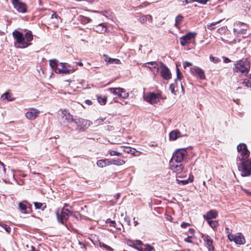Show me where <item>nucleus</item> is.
Wrapping results in <instances>:
<instances>
[{"instance_id":"f257e3e1","label":"nucleus","mask_w":251,"mask_h":251,"mask_svg":"<svg viewBox=\"0 0 251 251\" xmlns=\"http://www.w3.org/2000/svg\"><path fill=\"white\" fill-rule=\"evenodd\" d=\"M12 35L15 40V46L17 48H25L31 44L30 42L33 40V35L30 31L26 32L25 35L17 30L12 32Z\"/></svg>"},{"instance_id":"f03ea898","label":"nucleus","mask_w":251,"mask_h":251,"mask_svg":"<svg viewBox=\"0 0 251 251\" xmlns=\"http://www.w3.org/2000/svg\"><path fill=\"white\" fill-rule=\"evenodd\" d=\"M50 65L53 71L56 74H68L72 72L71 70L68 69L65 63H58L57 60L50 59L49 60Z\"/></svg>"},{"instance_id":"7ed1b4c3","label":"nucleus","mask_w":251,"mask_h":251,"mask_svg":"<svg viewBox=\"0 0 251 251\" xmlns=\"http://www.w3.org/2000/svg\"><path fill=\"white\" fill-rule=\"evenodd\" d=\"M239 171L242 176H247L251 175V160L248 159L242 161L238 166Z\"/></svg>"},{"instance_id":"20e7f679","label":"nucleus","mask_w":251,"mask_h":251,"mask_svg":"<svg viewBox=\"0 0 251 251\" xmlns=\"http://www.w3.org/2000/svg\"><path fill=\"white\" fill-rule=\"evenodd\" d=\"M248 27L247 25L239 23L236 25L233 31L238 36H242L245 38L250 35V33L248 32Z\"/></svg>"},{"instance_id":"39448f33","label":"nucleus","mask_w":251,"mask_h":251,"mask_svg":"<svg viewBox=\"0 0 251 251\" xmlns=\"http://www.w3.org/2000/svg\"><path fill=\"white\" fill-rule=\"evenodd\" d=\"M74 122L76 126V130L79 132L84 131L93 124L92 121L83 118L75 119Z\"/></svg>"},{"instance_id":"423d86ee","label":"nucleus","mask_w":251,"mask_h":251,"mask_svg":"<svg viewBox=\"0 0 251 251\" xmlns=\"http://www.w3.org/2000/svg\"><path fill=\"white\" fill-rule=\"evenodd\" d=\"M188 152L185 148L179 149L176 150L173 153L171 161L178 163L181 162L187 155Z\"/></svg>"},{"instance_id":"0eeeda50","label":"nucleus","mask_w":251,"mask_h":251,"mask_svg":"<svg viewBox=\"0 0 251 251\" xmlns=\"http://www.w3.org/2000/svg\"><path fill=\"white\" fill-rule=\"evenodd\" d=\"M161 98V96L160 94L152 92L145 93L143 95L144 100L151 104L159 102Z\"/></svg>"},{"instance_id":"6e6552de","label":"nucleus","mask_w":251,"mask_h":251,"mask_svg":"<svg viewBox=\"0 0 251 251\" xmlns=\"http://www.w3.org/2000/svg\"><path fill=\"white\" fill-rule=\"evenodd\" d=\"M56 213L58 222L64 224L69 218L71 212L67 208L64 207L61 210L58 209Z\"/></svg>"},{"instance_id":"1a4fd4ad","label":"nucleus","mask_w":251,"mask_h":251,"mask_svg":"<svg viewBox=\"0 0 251 251\" xmlns=\"http://www.w3.org/2000/svg\"><path fill=\"white\" fill-rule=\"evenodd\" d=\"M237 150L238 152L240 154V156H238L239 160H242V161H246L249 156L250 152L248 150L247 147L245 144L241 143L237 146Z\"/></svg>"},{"instance_id":"9d476101","label":"nucleus","mask_w":251,"mask_h":251,"mask_svg":"<svg viewBox=\"0 0 251 251\" xmlns=\"http://www.w3.org/2000/svg\"><path fill=\"white\" fill-rule=\"evenodd\" d=\"M227 237L230 241H233L237 245H244L246 242L244 236L241 233H238L236 234L229 233L227 234Z\"/></svg>"},{"instance_id":"9b49d317","label":"nucleus","mask_w":251,"mask_h":251,"mask_svg":"<svg viewBox=\"0 0 251 251\" xmlns=\"http://www.w3.org/2000/svg\"><path fill=\"white\" fill-rule=\"evenodd\" d=\"M108 90L110 93L113 94L114 95H116L118 97L123 99H126L129 96L128 93L126 92L124 89L120 87L110 88Z\"/></svg>"},{"instance_id":"f8f14e48","label":"nucleus","mask_w":251,"mask_h":251,"mask_svg":"<svg viewBox=\"0 0 251 251\" xmlns=\"http://www.w3.org/2000/svg\"><path fill=\"white\" fill-rule=\"evenodd\" d=\"M234 70L237 73L247 74L248 72V67L243 61L240 60L236 62L235 64Z\"/></svg>"},{"instance_id":"ddd939ff","label":"nucleus","mask_w":251,"mask_h":251,"mask_svg":"<svg viewBox=\"0 0 251 251\" xmlns=\"http://www.w3.org/2000/svg\"><path fill=\"white\" fill-rule=\"evenodd\" d=\"M14 8L20 13H25L26 11V5L19 0H11Z\"/></svg>"},{"instance_id":"4468645a","label":"nucleus","mask_w":251,"mask_h":251,"mask_svg":"<svg viewBox=\"0 0 251 251\" xmlns=\"http://www.w3.org/2000/svg\"><path fill=\"white\" fill-rule=\"evenodd\" d=\"M196 34L195 33L189 32L181 37L180 39L181 45L184 46L189 44L191 42L192 39L195 38Z\"/></svg>"},{"instance_id":"2eb2a0df","label":"nucleus","mask_w":251,"mask_h":251,"mask_svg":"<svg viewBox=\"0 0 251 251\" xmlns=\"http://www.w3.org/2000/svg\"><path fill=\"white\" fill-rule=\"evenodd\" d=\"M142 66L149 68L150 70L152 72L154 75H156L157 74L159 69V66L157 63L155 61L149 62L144 63L143 64Z\"/></svg>"},{"instance_id":"dca6fc26","label":"nucleus","mask_w":251,"mask_h":251,"mask_svg":"<svg viewBox=\"0 0 251 251\" xmlns=\"http://www.w3.org/2000/svg\"><path fill=\"white\" fill-rule=\"evenodd\" d=\"M160 74L161 76L166 80H169L171 78V73L169 69L163 63H161Z\"/></svg>"},{"instance_id":"f3484780","label":"nucleus","mask_w":251,"mask_h":251,"mask_svg":"<svg viewBox=\"0 0 251 251\" xmlns=\"http://www.w3.org/2000/svg\"><path fill=\"white\" fill-rule=\"evenodd\" d=\"M202 238L203 240L204 244L208 248L209 251H214V247L213 245V240L211 237L208 235H202Z\"/></svg>"},{"instance_id":"a211bd4d","label":"nucleus","mask_w":251,"mask_h":251,"mask_svg":"<svg viewBox=\"0 0 251 251\" xmlns=\"http://www.w3.org/2000/svg\"><path fill=\"white\" fill-rule=\"evenodd\" d=\"M175 161H170V169L173 172L176 173L177 175L182 172L183 166L181 164H176Z\"/></svg>"},{"instance_id":"6ab92c4d","label":"nucleus","mask_w":251,"mask_h":251,"mask_svg":"<svg viewBox=\"0 0 251 251\" xmlns=\"http://www.w3.org/2000/svg\"><path fill=\"white\" fill-rule=\"evenodd\" d=\"M39 113V110L35 108H32L26 112L25 117L29 120H34L38 116Z\"/></svg>"},{"instance_id":"aec40b11","label":"nucleus","mask_w":251,"mask_h":251,"mask_svg":"<svg viewBox=\"0 0 251 251\" xmlns=\"http://www.w3.org/2000/svg\"><path fill=\"white\" fill-rule=\"evenodd\" d=\"M176 76H177V78L175 79L176 83L177 85L179 84V85H180V88H181L182 92L184 94L185 90H184V88L182 85V83L181 81V79L183 77V75L178 68L177 63L176 64Z\"/></svg>"},{"instance_id":"412c9836","label":"nucleus","mask_w":251,"mask_h":251,"mask_svg":"<svg viewBox=\"0 0 251 251\" xmlns=\"http://www.w3.org/2000/svg\"><path fill=\"white\" fill-rule=\"evenodd\" d=\"M190 72L192 74L198 75L199 77L201 79H204L205 78L203 70L200 68L194 66L190 69Z\"/></svg>"},{"instance_id":"4be33fe9","label":"nucleus","mask_w":251,"mask_h":251,"mask_svg":"<svg viewBox=\"0 0 251 251\" xmlns=\"http://www.w3.org/2000/svg\"><path fill=\"white\" fill-rule=\"evenodd\" d=\"M61 116L63 119H65L67 122L70 123L74 122L75 119L72 115L70 114L68 110L64 109L60 111Z\"/></svg>"},{"instance_id":"5701e85b","label":"nucleus","mask_w":251,"mask_h":251,"mask_svg":"<svg viewBox=\"0 0 251 251\" xmlns=\"http://www.w3.org/2000/svg\"><path fill=\"white\" fill-rule=\"evenodd\" d=\"M61 18L58 16V15L56 14V13L53 12L51 15L50 23L54 26H58L59 24L61 22Z\"/></svg>"},{"instance_id":"b1692460","label":"nucleus","mask_w":251,"mask_h":251,"mask_svg":"<svg viewBox=\"0 0 251 251\" xmlns=\"http://www.w3.org/2000/svg\"><path fill=\"white\" fill-rule=\"evenodd\" d=\"M182 136L183 135L178 130H173L171 131L169 134V140L171 141H175Z\"/></svg>"},{"instance_id":"393cba45","label":"nucleus","mask_w":251,"mask_h":251,"mask_svg":"<svg viewBox=\"0 0 251 251\" xmlns=\"http://www.w3.org/2000/svg\"><path fill=\"white\" fill-rule=\"evenodd\" d=\"M218 216V212L215 210H211L207 212L206 215H203V218L206 221L211 220L212 219H215Z\"/></svg>"},{"instance_id":"a878e982","label":"nucleus","mask_w":251,"mask_h":251,"mask_svg":"<svg viewBox=\"0 0 251 251\" xmlns=\"http://www.w3.org/2000/svg\"><path fill=\"white\" fill-rule=\"evenodd\" d=\"M7 176H10L13 177L14 176V175L13 173L8 172L7 174H6V169L4 164L0 161V178L3 179V178Z\"/></svg>"},{"instance_id":"bb28decb","label":"nucleus","mask_w":251,"mask_h":251,"mask_svg":"<svg viewBox=\"0 0 251 251\" xmlns=\"http://www.w3.org/2000/svg\"><path fill=\"white\" fill-rule=\"evenodd\" d=\"M95 30L100 33H103L107 30V25L106 23H101L98 24L95 27Z\"/></svg>"},{"instance_id":"cd10ccee","label":"nucleus","mask_w":251,"mask_h":251,"mask_svg":"<svg viewBox=\"0 0 251 251\" xmlns=\"http://www.w3.org/2000/svg\"><path fill=\"white\" fill-rule=\"evenodd\" d=\"M97 164L99 167L101 168L110 165V159H105L98 160L97 162Z\"/></svg>"},{"instance_id":"c85d7f7f","label":"nucleus","mask_w":251,"mask_h":251,"mask_svg":"<svg viewBox=\"0 0 251 251\" xmlns=\"http://www.w3.org/2000/svg\"><path fill=\"white\" fill-rule=\"evenodd\" d=\"M1 100H7V101H11L14 100L15 98L9 92H6L1 96Z\"/></svg>"},{"instance_id":"c756f323","label":"nucleus","mask_w":251,"mask_h":251,"mask_svg":"<svg viewBox=\"0 0 251 251\" xmlns=\"http://www.w3.org/2000/svg\"><path fill=\"white\" fill-rule=\"evenodd\" d=\"M103 56L105 57V58H104L105 61L106 62H107V63H109V64L114 63V64H117L121 63V61L119 59L110 58L107 55H105V54Z\"/></svg>"},{"instance_id":"7c9ffc66","label":"nucleus","mask_w":251,"mask_h":251,"mask_svg":"<svg viewBox=\"0 0 251 251\" xmlns=\"http://www.w3.org/2000/svg\"><path fill=\"white\" fill-rule=\"evenodd\" d=\"M180 87V85L179 84H176V80L175 81L174 83H172L170 85V90H171V92L174 94L175 95H176V92L178 91V88Z\"/></svg>"},{"instance_id":"2f4dec72","label":"nucleus","mask_w":251,"mask_h":251,"mask_svg":"<svg viewBox=\"0 0 251 251\" xmlns=\"http://www.w3.org/2000/svg\"><path fill=\"white\" fill-rule=\"evenodd\" d=\"M106 223L109 224L111 226H112L113 227V228L119 230H121V227L123 226L122 224H119V225H117L115 221H112L110 219H108L106 220Z\"/></svg>"},{"instance_id":"473e14b6","label":"nucleus","mask_w":251,"mask_h":251,"mask_svg":"<svg viewBox=\"0 0 251 251\" xmlns=\"http://www.w3.org/2000/svg\"><path fill=\"white\" fill-rule=\"evenodd\" d=\"M110 165L121 166L125 163V161L121 159H110Z\"/></svg>"},{"instance_id":"72a5a7b5","label":"nucleus","mask_w":251,"mask_h":251,"mask_svg":"<svg viewBox=\"0 0 251 251\" xmlns=\"http://www.w3.org/2000/svg\"><path fill=\"white\" fill-rule=\"evenodd\" d=\"M147 18H150V22L151 23L152 21V16L151 15H147L140 17L139 19L140 22L142 23H145L147 21Z\"/></svg>"},{"instance_id":"f704fd0d","label":"nucleus","mask_w":251,"mask_h":251,"mask_svg":"<svg viewBox=\"0 0 251 251\" xmlns=\"http://www.w3.org/2000/svg\"><path fill=\"white\" fill-rule=\"evenodd\" d=\"M19 207L21 212L23 213H26L27 206L24 202H19Z\"/></svg>"},{"instance_id":"c9c22d12","label":"nucleus","mask_w":251,"mask_h":251,"mask_svg":"<svg viewBox=\"0 0 251 251\" xmlns=\"http://www.w3.org/2000/svg\"><path fill=\"white\" fill-rule=\"evenodd\" d=\"M208 225L213 229L218 226V222L217 221L209 220L207 221Z\"/></svg>"},{"instance_id":"e433bc0d","label":"nucleus","mask_w":251,"mask_h":251,"mask_svg":"<svg viewBox=\"0 0 251 251\" xmlns=\"http://www.w3.org/2000/svg\"><path fill=\"white\" fill-rule=\"evenodd\" d=\"M99 246L101 248L104 249L107 251H113V250L112 249V248L111 247L103 243L100 242L99 243Z\"/></svg>"},{"instance_id":"4c0bfd02","label":"nucleus","mask_w":251,"mask_h":251,"mask_svg":"<svg viewBox=\"0 0 251 251\" xmlns=\"http://www.w3.org/2000/svg\"><path fill=\"white\" fill-rule=\"evenodd\" d=\"M97 100L99 103L101 105H104L106 102L107 98L106 97H102L101 96H98Z\"/></svg>"},{"instance_id":"58836bf2","label":"nucleus","mask_w":251,"mask_h":251,"mask_svg":"<svg viewBox=\"0 0 251 251\" xmlns=\"http://www.w3.org/2000/svg\"><path fill=\"white\" fill-rule=\"evenodd\" d=\"M79 20L83 23H88L91 21V19L90 18L86 17L83 16H80L79 17Z\"/></svg>"},{"instance_id":"ea45409f","label":"nucleus","mask_w":251,"mask_h":251,"mask_svg":"<svg viewBox=\"0 0 251 251\" xmlns=\"http://www.w3.org/2000/svg\"><path fill=\"white\" fill-rule=\"evenodd\" d=\"M182 20H183V17L180 15H178L176 18L175 25H176V27H178L179 25H180V24L181 22V21H182Z\"/></svg>"},{"instance_id":"a19ab883","label":"nucleus","mask_w":251,"mask_h":251,"mask_svg":"<svg viewBox=\"0 0 251 251\" xmlns=\"http://www.w3.org/2000/svg\"><path fill=\"white\" fill-rule=\"evenodd\" d=\"M34 204L36 209H44L46 207V205L44 203L35 202Z\"/></svg>"},{"instance_id":"79ce46f5","label":"nucleus","mask_w":251,"mask_h":251,"mask_svg":"<svg viewBox=\"0 0 251 251\" xmlns=\"http://www.w3.org/2000/svg\"><path fill=\"white\" fill-rule=\"evenodd\" d=\"M177 183L178 184L181 183L183 185L188 184L189 182H192L193 181V179H186V180H180L179 179H176Z\"/></svg>"},{"instance_id":"37998d69","label":"nucleus","mask_w":251,"mask_h":251,"mask_svg":"<svg viewBox=\"0 0 251 251\" xmlns=\"http://www.w3.org/2000/svg\"><path fill=\"white\" fill-rule=\"evenodd\" d=\"M221 22V20L220 21H219L218 22H213V23H212L210 24H208L207 25V27L208 29H209V30H213L214 28H215V25L220 23Z\"/></svg>"},{"instance_id":"c03bdc74","label":"nucleus","mask_w":251,"mask_h":251,"mask_svg":"<svg viewBox=\"0 0 251 251\" xmlns=\"http://www.w3.org/2000/svg\"><path fill=\"white\" fill-rule=\"evenodd\" d=\"M210 60L213 62L214 63H219L220 61V59L218 58V57H214L212 56V55H210L209 56Z\"/></svg>"},{"instance_id":"a18cd8bd","label":"nucleus","mask_w":251,"mask_h":251,"mask_svg":"<svg viewBox=\"0 0 251 251\" xmlns=\"http://www.w3.org/2000/svg\"><path fill=\"white\" fill-rule=\"evenodd\" d=\"M209 0H190V2H197L202 4H206Z\"/></svg>"},{"instance_id":"49530a36","label":"nucleus","mask_w":251,"mask_h":251,"mask_svg":"<svg viewBox=\"0 0 251 251\" xmlns=\"http://www.w3.org/2000/svg\"><path fill=\"white\" fill-rule=\"evenodd\" d=\"M105 119V118H100L94 122V124L96 125H100Z\"/></svg>"},{"instance_id":"de8ad7c7","label":"nucleus","mask_w":251,"mask_h":251,"mask_svg":"<svg viewBox=\"0 0 251 251\" xmlns=\"http://www.w3.org/2000/svg\"><path fill=\"white\" fill-rule=\"evenodd\" d=\"M109 153L111 156H120L121 154L120 152H119L116 151H113V150L109 151Z\"/></svg>"},{"instance_id":"09e8293b","label":"nucleus","mask_w":251,"mask_h":251,"mask_svg":"<svg viewBox=\"0 0 251 251\" xmlns=\"http://www.w3.org/2000/svg\"><path fill=\"white\" fill-rule=\"evenodd\" d=\"M194 237L192 236H188L187 238L184 239V241L188 243H193V239Z\"/></svg>"},{"instance_id":"8fccbe9b","label":"nucleus","mask_w":251,"mask_h":251,"mask_svg":"<svg viewBox=\"0 0 251 251\" xmlns=\"http://www.w3.org/2000/svg\"><path fill=\"white\" fill-rule=\"evenodd\" d=\"M184 69H186L188 67L192 66V63L189 62L185 61L183 63Z\"/></svg>"},{"instance_id":"3c124183","label":"nucleus","mask_w":251,"mask_h":251,"mask_svg":"<svg viewBox=\"0 0 251 251\" xmlns=\"http://www.w3.org/2000/svg\"><path fill=\"white\" fill-rule=\"evenodd\" d=\"M243 84L244 85L247 87H249L251 86V84L249 80H244L243 82Z\"/></svg>"},{"instance_id":"603ef678","label":"nucleus","mask_w":251,"mask_h":251,"mask_svg":"<svg viewBox=\"0 0 251 251\" xmlns=\"http://www.w3.org/2000/svg\"><path fill=\"white\" fill-rule=\"evenodd\" d=\"M153 250V248L152 247L150 246V245H145V251H151Z\"/></svg>"},{"instance_id":"864d4df0","label":"nucleus","mask_w":251,"mask_h":251,"mask_svg":"<svg viewBox=\"0 0 251 251\" xmlns=\"http://www.w3.org/2000/svg\"><path fill=\"white\" fill-rule=\"evenodd\" d=\"M1 226L5 229V230L7 232H9L10 230V228L9 226L6 225L2 224L1 225Z\"/></svg>"},{"instance_id":"5fc2aeb1","label":"nucleus","mask_w":251,"mask_h":251,"mask_svg":"<svg viewBox=\"0 0 251 251\" xmlns=\"http://www.w3.org/2000/svg\"><path fill=\"white\" fill-rule=\"evenodd\" d=\"M223 58L224 61L225 63H228L230 62V60L227 57H223Z\"/></svg>"},{"instance_id":"6e6d98bb","label":"nucleus","mask_w":251,"mask_h":251,"mask_svg":"<svg viewBox=\"0 0 251 251\" xmlns=\"http://www.w3.org/2000/svg\"><path fill=\"white\" fill-rule=\"evenodd\" d=\"M189 225V224L187 223H185V222H183L181 225V226L182 227V228H185L187 226H188Z\"/></svg>"},{"instance_id":"4d7b16f0","label":"nucleus","mask_w":251,"mask_h":251,"mask_svg":"<svg viewBox=\"0 0 251 251\" xmlns=\"http://www.w3.org/2000/svg\"><path fill=\"white\" fill-rule=\"evenodd\" d=\"M85 103L88 105H91L92 103V101L90 100H87L85 101Z\"/></svg>"},{"instance_id":"13d9d810","label":"nucleus","mask_w":251,"mask_h":251,"mask_svg":"<svg viewBox=\"0 0 251 251\" xmlns=\"http://www.w3.org/2000/svg\"><path fill=\"white\" fill-rule=\"evenodd\" d=\"M135 242L138 245H141L143 244L142 242L140 240H136V241H135Z\"/></svg>"},{"instance_id":"bf43d9fd","label":"nucleus","mask_w":251,"mask_h":251,"mask_svg":"<svg viewBox=\"0 0 251 251\" xmlns=\"http://www.w3.org/2000/svg\"><path fill=\"white\" fill-rule=\"evenodd\" d=\"M243 190L249 195H251V192L249 191L247 189H243Z\"/></svg>"},{"instance_id":"052dcab7","label":"nucleus","mask_w":251,"mask_h":251,"mask_svg":"<svg viewBox=\"0 0 251 251\" xmlns=\"http://www.w3.org/2000/svg\"><path fill=\"white\" fill-rule=\"evenodd\" d=\"M183 2H185V4H188V3H192L193 2H190V0H185L184 1H183Z\"/></svg>"},{"instance_id":"680f3d73","label":"nucleus","mask_w":251,"mask_h":251,"mask_svg":"<svg viewBox=\"0 0 251 251\" xmlns=\"http://www.w3.org/2000/svg\"><path fill=\"white\" fill-rule=\"evenodd\" d=\"M130 246L133 247L134 248V247H137L133 243H132V244H129Z\"/></svg>"},{"instance_id":"e2e57ef3","label":"nucleus","mask_w":251,"mask_h":251,"mask_svg":"<svg viewBox=\"0 0 251 251\" xmlns=\"http://www.w3.org/2000/svg\"><path fill=\"white\" fill-rule=\"evenodd\" d=\"M77 64H78L79 66H82L83 63L81 62H79L77 63Z\"/></svg>"},{"instance_id":"0e129e2a","label":"nucleus","mask_w":251,"mask_h":251,"mask_svg":"<svg viewBox=\"0 0 251 251\" xmlns=\"http://www.w3.org/2000/svg\"><path fill=\"white\" fill-rule=\"evenodd\" d=\"M134 223L135 224V226H136L138 225V222L136 221H135V218H134Z\"/></svg>"},{"instance_id":"69168bd1","label":"nucleus","mask_w":251,"mask_h":251,"mask_svg":"<svg viewBox=\"0 0 251 251\" xmlns=\"http://www.w3.org/2000/svg\"><path fill=\"white\" fill-rule=\"evenodd\" d=\"M127 150L126 151L127 152L129 153V151L131 150L129 148H127Z\"/></svg>"},{"instance_id":"338daca9","label":"nucleus","mask_w":251,"mask_h":251,"mask_svg":"<svg viewBox=\"0 0 251 251\" xmlns=\"http://www.w3.org/2000/svg\"><path fill=\"white\" fill-rule=\"evenodd\" d=\"M190 232H192L194 231V230L193 229H190Z\"/></svg>"},{"instance_id":"774afa93","label":"nucleus","mask_w":251,"mask_h":251,"mask_svg":"<svg viewBox=\"0 0 251 251\" xmlns=\"http://www.w3.org/2000/svg\"><path fill=\"white\" fill-rule=\"evenodd\" d=\"M203 185L205 186H206L205 182L204 181H203Z\"/></svg>"}]
</instances>
